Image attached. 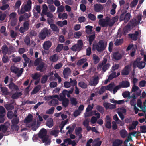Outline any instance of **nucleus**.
<instances>
[{
  "label": "nucleus",
  "instance_id": "f704fd0d",
  "mask_svg": "<svg viewBox=\"0 0 146 146\" xmlns=\"http://www.w3.org/2000/svg\"><path fill=\"white\" fill-rule=\"evenodd\" d=\"M119 18V16L116 15L111 20V21L110 22V25L112 26L114 24L115 22L117 21Z\"/></svg>",
  "mask_w": 146,
  "mask_h": 146
},
{
  "label": "nucleus",
  "instance_id": "8fccbe9b",
  "mask_svg": "<svg viewBox=\"0 0 146 146\" xmlns=\"http://www.w3.org/2000/svg\"><path fill=\"white\" fill-rule=\"evenodd\" d=\"M96 110L100 112L101 113H103L104 112V108L101 106L97 105L96 106Z\"/></svg>",
  "mask_w": 146,
  "mask_h": 146
},
{
  "label": "nucleus",
  "instance_id": "bb28decb",
  "mask_svg": "<svg viewBox=\"0 0 146 146\" xmlns=\"http://www.w3.org/2000/svg\"><path fill=\"white\" fill-rule=\"evenodd\" d=\"M82 129L81 127H77L75 130V133L77 135L79 136V139H80L82 137V135L81 134Z\"/></svg>",
  "mask_w": 146,
  "mask_h": 146
},
{
  "label": "nucleus",
  "instance_id": "5fc2aeb1",
  "mask_svg": "<svg viewBox=\"0 0 146 146\" xmlns=\"http://www.w3.org/2000/svg\"><path fill=\"white\" fill-rule=\"evenodd\" d=\"M22 57L23 58L25 62V63H24L23 64H26V63H28L29 62L30 59L27 57L25 54H23L22 56Z\"/></svg>",
  "mask_w": 146,
  "mask_h": 146
},
{
  "label": "nucleus",
  "instance_id": "de8ad7c7",
  "mask_svg": "<svg viewBox=\"0 0 146 146\" xmlns=\"http://www.w3.org/2000/svg\"><path fill=\"white\" fill-rule=\"evenodd\" d=\"M45 98H46V99L48 100H49L50 99H51L52 100L54 98H56L58 99H59V96L57 95L45 96Z\"/></svg>",
  "mask_w": 146,
  "mask_h": 146
},
{
  "label": "nucleus",
  "instance_id": "2eb2a0df",
  "mask_svg": "<svg viewBox=\"0 0 146 146\" xmlns=\"http://www.w3.org/2000/svg\"><path fill=\"white\" fill-rule=\"evenodd\" d=\"M52 43L49 41H45L43 45V48L45 50H48L51 46Z\"/></svg>",
  "mask_w": 146,
  "mask_h": 146
},
{
  "label": "nucleus",
  "instance_id": "f8f14e48",
  "mask_svg": "<svg viewBox=\"0 0 146 146\" xmlns=\"http://www.w3.org/2000/svg\"><path fill=\"white\" fill-rule=\"evenodd\" d=\"M139 35V32L136 31L134 33L129 34V35L132 40L134 41H136L138 39V36Z\"/></svg>",
  "mask_w": 146,
  "mask_h": 146
},
{
  "label": "nucleus",
  "instance_id": "6e6d98bb",
  "mask_svg": "<svg viewBox=\"0 0 146 146\" xmlns=\"http://www.w3.org/2000/svg\"><path fill=\"white\" fill-rule=\"evenodd\" d=\"M87 60L86 58H83L79 60L76 64H88V63L86 62Z\"/></svg>",
  "mask_w": 146,
  "mask_h": 146
},
{
  "label": "nucleus",
  "instance_id": "a19ab883",
  "mask_svg": "<svg viewBox=\"0 0 146 146\" xmlns=\"http://www.w3.org/2000/svg\"><path fill=\"white\" fill-rule=\"evenodd\" d=\"M5 114V110L2 106H0V116L4 117Z\"/></svg>",
  "mask_w": 146,
  "mask_h": 146
},
{
  "label": "nucleus",
  "instance_id": "e2e57ef3",
  "mask_svg": "<svg viewBox=\"0 0 146 146\" xmlns=\"http://www.w3.org/2000/svg\"><path fill=\"white\" fill-rule=\"evenodd\" d=\"M116 77V75L115 72H112L109 76L108 79L110 80H111L113 78Z\"/></svg>",
  "mask_w": 146,
  "mask_h": 146
},
{
  "label": "nucleus",
  "instance_id": "9d476101",
  "mask_svg": "<svg viewBox=\"0 0 146 146\" xmlns=\"http://www.w3.org/2000/svg\"><path fill=\"white\" fill-rule=\"evenodd\" d=\"M98 23L102 27H107L108 26H112L110 25V22L108 23L106 21L105 19L103 18L100 19L99 20Z\"/></svg>",
  "mask_w": 146,
  "mask_h": 146
},
{
  "label": "nucleus",
  "instance_id": "c9c22d12",
  "mask_svg": "<svg viewBox=\"0 0 146 146\" xmlns=\"http://www.w3.org/2000/svg\"><path fill=\"white\" fill-rule=\"evenodd\" d=\"M22 95L21 92H17L13 94L11 98L13 99H16L18 98L19 97L21 96Z\"/></svg>",
  "mask_w": 146,
  "mask_h": 146
},
{
  "label": "nucleus",
  "instance_id": "6ab92c4d",
  "mask_svg": "<svg viewBox=\"0 0 146 146\" xmlns=\"http://www.w3.org/2000/svg\"><path fill=\"white\" fill-rule=\"evenodd\" d=\"M130 67L129 65L126 66L122 71L121 73L123 75H127L129 74Z\"/></svg>",
  "mask_w": 146,
  "mask_h": 146
},
{
  "label": "nucleus",
  "instance_id": "c756f323",
  "mask_svg": "<svg viewBox=\"0 0 146 146\" xmlns=\"http://www.w3.org/2000/svg\"><path fill=\"white\" fill-rule=\"evenodd\" d=\"M1 92L3 94L6 95H9L10 94L8 88L4 87H1Z\"/></svg>",
  "mask_w": 146,
  "mask_h": 146
},
{
  "label": "nucleus",
  "instance_id": "412c9836",
  "mask_svg": "<svg viewBox=\"0 0 146 146\" xmlns=\"http://www.w3.org/2000/svg\"><path fill=\"white\" fill-rule=\"evenodd\" d=\"M123 142L122 140L119 139H116L113 143V146H120Z\"/></svg>",
  "mask_w": 146,
  "mask_h": 146
},
{
  "label": "nucleus",
  "instance_id": "4468645a",
  "mask_svg": "<svg viewBox=\"0 0 146 146\" xmlns=\"http://www.w3.org/2000/svg\"><path fill=\"white\" fill-rule=\"evenodd\" d=\"M8 86L9 88L12 90L17 91L19 89L18 86L12 82H10Z\"/></svg>",
  "mask_w": 146,
  "mask_h": 146
},
{
  "label": "nucleus",
  "instance_id": "bf43d9fd",
  "mask_svg": "<svg viewBox=\"0 0 146 146\" xmlns=\"http://www.w3.org/2000/svg\"><path fill=\"white\" fill-rule=\"evenodd\" d=\"M54 109L55 108L54 107H51L46 112V113L50 115L52 114L54 112Z\"/></svg>",
  "mask_w": 146,
  "mask_h": 146
},
{
  "label": "nucleus",
  "instance_id": "13d9d810",
  "mask_svg": "<svg viewBox=\"0 0 146 146\" xmlns=\"http://www.w3.org/2000/svg\"><path fill=\"white\" fill-rule=\"evenodd\" d=\"M42 62V60L41 58H39L36 59L34 64H44Z\"/></svg>",
  "mask_w": 146,
  "mask_h": 146
},
{
  "label": "nucleus",
  "instance_id": "3c124183",
  "mask_svg": "<svg viewBox=\"0 0 146 146\" xmlns=\"http://www.w3.org/2000/svg\"><path fill=\"white\" fill-rule=\"evenodd\" d=\"M63 45L62 44H59L56 48V51L58 52H60L62 49Z\"/></svg>",
  "mask_w": 146,
  "mask_h": 146
},
{
  "label": "nucleus",
  "instance_id": "9b49d317",
  "mask_svg": "<svg viewBox=\"0 0 146 146\" xmlns=\"http://www.w3.org/2000/svg\"><path fill=\"white\" fill-rule=\"evenodd\" d=\"M122 57V55L118 52H116L113 53L112 58L115 60H120Z\"/></svg>",
  "mask_w": 146,
  "mask_h": 146
},
{
  "label": "nucleus",
  "instance_id": "4d7b16f0",
  "mask_svg": "<svg viewBox=\"0 0 146 146\" xmlns=\"http://www.w3.org/2000/svg\"><path fill=\"white\" fill-rule=\"evenodd\" d=\"M70 102L71 104L75 106H76L78 102L76 100V99L75 98H72L70 99Z\"/></svg>",
  "mask_w": 146,
  "mask_h": 146
},
{
  "label": "nucleus",
  "instance_id": "ea45409f",
  "mask_svg": "<svg viewBox=\"0 0 146 146\" xmlns=\"http://www.w3.org/2000/svg\"><path fill=\"white\" fill-rule=\"evenodd\" d=\"M19 118L18 117H15L11 120L12 125H15L17 124L19 122Z\"/></svg>",
  "mask_w": 146,
  "mask_h": 146
},
{
  "label": "nucleus",
  "instance_id": "473e14b6",
  "mask_svg": "<svg viewBox=\"0 0 146 146\" xmlns=\"http://www.w3.org/2000/svg\"><path fill=\"white\" fill-rule=\"evenodd\" d=\"M6 109L7 110H11L14 108V106L12 104H7L5 105Z\"/></svg>",
  "mask_w": 146,
  "mask_h": 146
},
{
  "label": "nucleus",
  "instance_id": "39448f33",
  "mask_svg": "<svg viewBox=\"0 0 146 146\" xmlns=\"http://www.w3.org/2000/svg\"><path fill=\"white\" fill-rule=\"evenodd\" d=\"M46 134V130L44 128H42L39 133L38 137L41 139L43 142L46 141L48 140V137Z\"/></svg>",
  "mask_w": 146,
  "mask_h": 146
},
{
  "label": "nucleus",
  "instance_id": "f03ea898",
  "mask_svg": "<svg viewBox=\"0 0 146 146\" xmlns=\"http://www.w3.org/2000/svg\"><path fill=\"white\" fill-rule=\"evenodd\" d=\"M106 46V42L105 44L104 40H100L96 44H93L92 50H96L98 52H101L105 50Z\"/></svg>",
  "mask_w": 146,
  "mask_h": 146
},
{
  "label": "nucleus",
  "instance_id": "a18cd8bd",
  "mask_svg": "<svg viewBox=\"0 0 146 146\" xmlns=\"http://www.w3.org/2000/svg\"><path fill=\"white\" fill-rule=\"evenodd\" d=\"M10 70L11 72L16 74L17 72V71L19 70V69L14 66H12L11 67Z\"/></svg>",
  "mask_w": 146,
  "mask_h": 146
},
{
  "label": "nucleus",
  "instance_id": "ddd939ff",
  "mask_svg": "<svg viewBox=\"0 0 146 146\" xmlns=\"http://www.w3.org/2000/svg\"><path fill=\"white\" fill-rule=\"evenodd\" d=\"M99 78L97 76L94 78L92 81L91 80H90L89 82V84L91 86H95L98 83Z\"/></svg>",
  "mask_w": 146,
  "mask_h": 146
},
{
  "label": "nucleus",
  "instance_id": "79ce46f5",
  "mask_svg": "<svg viewBox=\"0 0 146 146\" xmlns=\"http://www.w3.org/2000/svg\"><path fill=\"white\" fill-rule=\"evenodd\" d=\"M50 27L53 31H57L59 30L57 26L54 24H50Z\"/></svg>",
  "mask_w": 146,
  "mask_h": 146
},
{
  "label": "nucleus",
  "instance_id": "1a4fd4ad",
  "mask_svg": "<svg viewBox=\"0 0 146 146\" xmlns=\"http://www.w3.org/2000/svg\"><path fill=\"white\" fill-rule=\"evenodd\" d=\"M111 118L109 115H106V120L105 121V126L108 129H111Z\"/></svg>",
  "mask_w": 146,
  "mask_h": 146
},
{
  "label": "nucleus",
  "instance_id": "6e6552de",
  "mask_svg": "<svg viewBox=\"0 0 146 146\" xmlns=\"http://www.w3.org/2000/svg\"><path fill=\"white\" fill-rule=\"evenodd\" d=\"M141 18V15H138L137 17V19L135 18H133L128 23H129L131 27L136 26L140 22Z\"/></svg>",
  "mask_w": 146,
  "mask_h": 146
},
{
  "label": "nucleus",
  "instance_id": "37998d69",
  "mask_svg": "<svg viewBox=\"0 0 146 146\" xmlns=\"http://www.w3.org/2000/svg\"><path fill=\"white\" fill-rule=\"evenodd\" d=\"M48 10V8L45 4H44L43 5V9L42 11V13L44 15H46V14L47 12V11Z\"/></svg>",
  "mask_w": 146,
  "mask_h": 146
},
{
  "label": "nucleus",
  "instance_id": "603ef678",
  "mask_svg": "<svg viewBox=\"0 0 146 146\" xmlns=\"http://www.w3.org/2000/svg\"><path fill=\"white\" fill-rule=\"evenodd\" d=\"M88 17L90 20L93 21H95L96 19V16L94 14L91 13L88 14Z\"/></svg>",
  "mask_w": 146,
  "mask_h": 146
},
{
  "label": "nucleus",
  "instance_id": "5701e85b",
  "mask_svg": "<svg viewBox=\"0 0 146 146\" xmlns=\"http://www.w3.org/2000/svg\"><path fill=\"white\" fill-rule=\"evenodd\" d=\"M119 134L122 138H125L127 136V132L125 130L123 129L120 131Z\"/></svg>",
  "mask_w": 146,
  "mask_h": 146
},
{
  "label": "nucleus",
  "instance_id": "dca6fc26",
  "mask_svg": "<svg viewBox=\"0 0 146 146\" xmlns=\"http://www.w3.org/2000/svg\"><path fill=\"white\" fill-rule=\"evenodd\" d=\"M130 84L129 82L127 81H122L120 83L119 85L122 88H126L130 86Z\"/></svg>",
  "mask_w": 146,
  "mask_h": 146
},
{
  "label": "nucleus",
  "instance_id": "c03bdc74",
  "mask_svg": "<svg viewBox=\"0 0 146 146\" xmlns=\"http://www.w3.org/2000/svg\"><path fill=\"white\" fill-rule=\"evenodd\" d=\"M79 86L82 88L85 89L87 87L86 84L83 81H80L78 83Z\"/></svg>",
  "mask_w": 146,
  "mask_h": 146
},
{
  "label": "nucleus",
  "instance_id": "393cba45",
  "mask_svg": "<svg viewBox=\"0 0 146 146\" xmlns=\"http://www.w3.org/2000/svg\"><path fill=\"white\" fill-rule=\"evenodd\" d=\"M138 122L137 121H133L132 123L131 126H130L128 129L129 131L133 130L135 129L136 126L138 125Z\"/></svg>",
  "mask_w": 146,
  "mask_h": 146
},
{
  "label": "nucleus",
  "instance_id": "58836bf2",
  "mask_svg": "<svg viewBox=\"0 0 146 146\" xmlns=\"http://www.w3.org/2000/svg\"><path fill=\"white\" fill-rule=\"evenodd\" d=\"M29 127H32V129L34 131H36L38 128V126L36 125V122H33L30 125Z\"/></svg>",
  "mask_w": 146,
  "mask_h": 146
},
{
  "label": "nucleus",
  "instance_id": "49530a36",
  "mask_svg": "<svg viewBox=\"0 0 146 146\" xmlns=\"http://www.w3.org/2000/svg\"><path fill=\"white\" fill-rule=\"evenodd\" d=\"M141 59L140 57L137 58L135 60L133 64H146L145 62L144 61H141Z\"/></svg>",
  "mask_w": 146,
  "mask_h": 146
},
{
  "label": "nucleus",
  "instance_id": "20e7f679",
  "mask_svg": "<svg viewBox=\"0 0 146 146\" xmlns=\"http://www.w3.org/2000/svg\"><path fill=\"white\" fill-rule=\"evenodd\" d=\"M32 1L30 0H28L26 4L23 7H21L20 12L23 14L26 12H29L31 9Z\"/></svg>",
  "mask_w": 146,
  "mask_h": 146
},
{
  "label": "nucleus",
  "instance_id": "4c0bfd02",
  "mask_svg": "<svg viewBox=\"0 0 146 146\" xmlns=\"http://www.w3.org/2000/svg\"><path fill=\"white\" fill-rule=\"evenodd\" d=\"M58 59V57L56 54H54V55L51 56L50 58V60L52 62H56Z\"/></svg>",
  "mask_w": 146,
  "mask_h": 146
},
{
  "label": "nucleus",
  "instance_id": "b1692460",
  "mask_svg": "<svg viewBox=\"0 0 146 146\" xmlns=\"http://www.w3.org/2000/svg\"><path fill=\"white\" fill-rule=\"evenodd\" d=\"M131 27V25H130L129 23H128L126 26L124 27L123 30L124 35H126L127 33L128 32Z\"/></svg>",
  "mask_w": 146,
  "mask_h": 146
},
{
  "label": "nucleus",
  "instance_id": "680f3d73",
  "mask_svg": "<svg viewBox=\"0 0 146 146\" xmlns=\"http://www.w3.org/2000/svg\"><path fill=\"white\" fill-rule=\"evenodd\" d=\"M32 77L33 79L36 80L38 79H40V76L38 73H35L34 75H32Z\"/></svg>",
  "mask_w": 146,
  "mask_h": 146
},
{
  "label": "nucleus",
  "instance_id": "7ed1b4c3",
  "mask_svg": "<svg viewBox=\"0 0 146 146\" xmlns=\"http://www.w3.org/2000/svg\"><path fill=\"white\" fill-rule=\"evenodd\" d=\"M52 31L50 29L44 28L42 29L39 35V38L42 40L44 39L46 36H50L51 35Z\"/></svg>",
  "mask_w": 146,
  "mask_h": 146
},
{
  "label": "nucleus",
  "instance_id": "864d4df0",
  "mask_svg": "<svg viewBox=\"0 0 146 146\" xmlns=\"http://www.w3.org/2000/svg\"><path fill=\"white\" fill-rule=\"evenodd\" d=\"M23 27L26 30H28L29 27V21H25L23 23Z\"/></svg>",
  "mask_w": 146,
  "mask_h": 146
},
{
  "label": "nucleus",
  "instance_id": "0eeeda50",
  "mask_svg": "<svg viewBox=\"0 0 146 146\" xmlns=\"http://www.w3.org/2000/svg\"><path fill=\"white\" fill-rule=\"evenodd\" d=\"M83 41L81 40H78L77 44L71 47V50L74 51H79L83 46Z\"/></svg>",
  "mask_w": 146,
  "mask_h": 146
},
{
  "label": "nucleus",
  "instance_id": "2f4dec72",
  "mask_svg": "<svg viewBox=\"0 0 146 146\" xmlns=\"http://www.w3.org/2000/svg\"><path fill=\"white\" fill-rule=\"evenodd\" d=\"M95 38V34L89 36L88 38V41L89 42V44L90 46L92 44V43L94 40Z\"/></svg>",
  "mask_w": 146,
  "mask_h": 146
},
{
  "label": "nucleus",
  "instance_id": "c85d7f7f",
  "mask_svg": "<svg viewBox=\"0 0 146 146\" xmlns=\"http://www.w3.org/2000/svg\"><path fill=\"white\" fill-rule=\"evenodd\" d=\"M92 58L94 64H97L99 62L100 58L96 54H94L93 55Z\"/></svg>",
  "mask_w": 146,
  "mask_h": 146
},
{
  "label": "nucleus",
  "instance_id": "69168bd1",
  "mask_svg": "<svg viewBox=\"0 0 146 146\" xmlns=\"http://www.w3.org/2000/svg\"><path fill=\"white\" fill-rule=\"evenodd\" d=\"M7 127L6 126L4 125H1L0 126V131H2V132L4 133L7 131Z\"/></svg>",
  "mask_w": 146,
  "mask_h": 146
},
{
  "label": "nucleus",
  "instance_id": "0e129e2a",
  "mask_svg": "<svg viewBox=\"0 0 146 146\" xmlns=\"http://www.w3.org/2000/svg\"><path fill=\"white\" fill-rule=\"evenodd\" d=\"M21 58L19 56H16L12 59V61L15 63H17L21 61Z\"/></svg>",
  "mask_w": 146,
  "mask_h": 146
},
{
  "label": "nucleus",
  "instance_id": "7c9ffc66",
  "mask_svg": "<svg viewBox=\"0 0 146 146\" xmlns=\"http://www.w3.org/2000/svg\"><path fill=\"white\" fill-rule=\"evenodd\" d=\"M33 66L34 65L35 66H36L38 64H32ZM39 65L36 68V70H39L40 72H42L44 70L43 69V68L45 64H39Z\"/></svg>",
  "mask_w": 146,
  "mask_h": 146
},
{
  "label": "nucleus",
  "instance_id": "f3484780",
  "mask_svg": "<svg viewBox=\"0 0 146 146\" xmlns=\"http://www.w3.org/2000/svg\"><path fill=\"white\" fill-rule=\"evenodd\" d=\"M71 72L70 69L67 67L64 69L63 71V74L64 78H66L70 74Z\"/></svg>",
  "mask_w": 146,
  "mask_h": 146
},
{
  "label": "nucleus",
  "instance_id": "a878e982",
  "mask_svg": "<svg viewBox=\"0 0 146 146\" xmlns=\"http://www.w3.org/2000/svg\"><path fill=\"white\" fill-rule=\"evenodd\" d=\"M58 101L56 99H53L48 102V104L51 106H55L58 104Z\"/></svg>",
  "mask_w": 146,
  "mask_h": 146
},
{
  "label": "nucleus",
  "instance_id": "423d86ee",
  "mask_svg": "<svg viewBox=\"0 0 146 146\" xmlns=\"http://www.w3.org/2000/svg\"><path fill=\"white\" fill-rule=\"evenodd\" d=\"M131 17V14L129 13H127L125 14L123 13L120 16L119 20L120 21H124V23H126L129 21Z\"/></svg>",
  "mask_w": 146,
  "mask_h": 146
},
{
  "label": "nucleus",
  "instance_id": "aec40b11",
  "mask_svg": "<svg viewBox=\"0 0 146 146\" xmlns=\"http://www.w3.org/2000/svg\"><path fill=\"white\" fill-rule=\"evenodd\" d=\"M46 125L50 128L52 127L54 125V122L53 119L51 118H48L46 123Z\"/></svg>",
  "mask_w": 146,
  "mask_h": 146
},
{
  "label": "nucleus",
  "instance_id": "774afa93",
  "mask_svg": "<svg viewBox=\"0 0 146 146\" xmlns=\"http://www.w3.org/2000/svg\"><path fill=\"white\" fill-rule=\"evenodd\" d=\"M48 79V76L46 75H44L41 79V82L44 84L45 83Z\"/></svg>",
  "mask_w": 146,
  "mask_h": 146
},
{
  "label": "nucleus",
  "instance_id": "f257e3e1",
  "mask_svg": "<svg viewBox=\"0 0 146 146\" xmlns=\"http://www.w3.org/2000/svg\"><path fill=\"white\" fill-rule=\"evenodd\" d=\"M74 90L73 87H71L70 90L69 91L66 89L64 90L60 96V98H59L58 99L60 101H62V105L65 108L67 107L69 103V100L66 98V96L67 95L68 98L70 97V94L72 93Z\"/></svg>",
  "mask_w": 146,
  "mask_h": 146
},
{
  "label": "nucleus",
  "instance_id": "338daca9",
  "mask_svg": "<svg viewBox=\"0 0 146 146\" xmlns=\"http://www.w3.org/2000/svg\"><path fill=\"white\" fill-rule=\"evenodd\" d=\"M10 36L13 38H15L17 35L16 33H15L14 31L13 30H11L10 31Z\"/></svg>",
  "mask_w": 146,
  "mask_h": 146
},
{
  "label": "nucleus",
  "instance_id": "4be33fe9",
  "mask_svg": "<svg viewBox=\"0 0 146 146\" xmlns=\"http://www.w3.org/2000/svg\"><path fill=\"white\" fill-rule=\"evenodd\" d=\"M41 86L40 85H37L35 87L31 92V93L33 94H35L38 93L40 90Z\"/></svg>",
  "mask_w": 146,
  "mask_h": 146
},
{
  "label": "nucleus",
  "instance_id": "e433bc0d",
  "mask_svg": "<svg viewBox=\"0 0 146 146\" xmlns=\"http://www.w3.org/2000/svg\"><path fill=\"white\" fill-rule=\"evenodd\" d=\"M32 115L31 114H29L28 116L25 118L24 122L26 123H29L32 121Z\"/></svg>",
  "mask_w": 146,
  "mask_h": 146
},
{
  "label": "nucleus",
  "instance_id": "09e8293b",
  "mask_svg": "<svg viewBox=\"0 0 146 146\" xmlns=\"http://www.w3.org/2000/svg\"><path fill=\"white\" fill-rule=\"evenodd\" d=\"M123 42V39H117L116 40L114 43V44L116 46H119Z\"/></svg>",
  "mask_w": 146,
  "mask_h": 146
},
{
  "label": "nucleus",
  "instance_id": "72a5a7b5",
  "mask_svg": "<svg viewBox=\"0 0 146 146\" xmlns=\"http://www.w3.org/2000/svg\"><path fill=\"white\" fill-rule=\"evenodd\" d=\"M86 29V32L88 34L91 33L92 31L93 27L90 25H87L85 27Z\"/></svg>",
  "mask_w": 146,
  "mask_h": 146
},
{
  "label": "nucleus",
  "instance_id": "cd10ccee",
  "mask_svg": "<svg viewBox=\"0 0 146 146\" xmlns=\"http://www.w3.org/2000/svg\"><path fill=\"white\" fill-rule=\"evenodd\" d=\"M2 52L4 55H6L8 52V48L6 44L3 45L1 47Z\"/></svg>",
  "mask_w": 146,
  "mask_h": 146
},
{
  "label": "nucleus",
  "instance_id": "a211bd4d",
  "mask_svg": "<svg viewBox=\"0 0 146 146\" xmlns=\"http://www.w3.org/2000/svg\"><path fill=\"white\" fill-rule=\"evenodd\" d=\"M94 10L96 12H100L103 9V7L102 5L100 4H96L94 5Z\"/></svg>",
  "mask_w": 146,
  "mask_h": 146
},
{
  "label": "nucleus",
  "instance_id": "052dcab7",
  "mask_svg": "<svg viewBox=\"0 0 146 146\" xmlns=\"http://www.w3.org/2000/svg\"><path fill=\"white\" fill-rule=\"evenodd\" d=\"M82 35V33L78 31L74 33V36L75 38H79Z\"/></svg>",
  "mask_w": 146,
  "mask_h": 146
}]
</instances>
